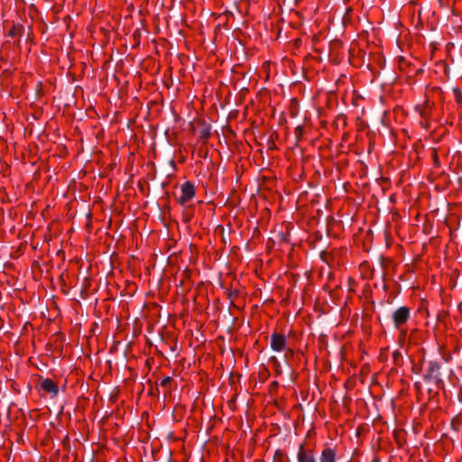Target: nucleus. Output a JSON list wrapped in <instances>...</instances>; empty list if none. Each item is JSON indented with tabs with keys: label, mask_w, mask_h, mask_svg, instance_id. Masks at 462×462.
<instances>
[{
	"label": "nucleus",
	"mask_w": 462,
	"mask_h": 462,
	"mask_svg": "<svg viewBox=\"0 0 462 462\" xmlns=\"http://www.w3.org/2000/svg\"><path fill=\"white\" fill-rule=\"evenodd\" d=\"M116 323H117V330H118V329H119V327H120V325H119V320H118V319L116 320Z\"/></svg>",
	"instance_id": "2eb2a0df"
},
{
	"label": "nucleus",
	"mask_w": 462,
	"mask_h": 462,
	"mask_svg": "<svg viewBox=\"0 0 462 462\" xmlns=\"http://www.w3.org/2000/svg\"><path fill=\"white\" fill-rule=\"evenodd\" d=\"M327 255V253L326 252H322L321 254H320V257L325 260V256Z\"/></svg>",
	"instance_id": "9b49d317"
},
{
	"label": "nucleus",
	"mask_w": 462,
	"mask_h": 462,
	"mask_svg": "<svg viewBox=\"0 0 462 462\" xmlns=\"http://www.w3.org/2000/svg\"><path fill=\"white\" fill-rule=\"evenodd\" d=\"M410 318L409 308L402 306L398 308L392 316L393 322L396 328L404 324Z\"/></svg>",
	"instance_id": "f03ea898"
},
{
	"label": "nucleus",
	"mask_w": 462,
	"mask_h": 462,
	"mask_svg": "<svg viewBox=\"0 0 462 462\" xmlns=\"http://www.w3.org/2000/svg\"><path fill=\"white\" fill-rule=\"evenodd\" d=\"M181 193H182V195L180 199V201L182 204H184L187 201L190 200L194 197V195H195L194 185L189 181H186L181 186Z\"/></svg>",
	"instance_id": "20e7f679"
},
{
	"label": "nucleus",
	"mask_w": 462,
	"mask_h": 462,
	"mask_svg": "<svg viewBox=\"0 0 462 462\" xmlns=\"http://www.w3.org/2000/svg\"><path fill=\"white\" fill-rule=\"evenodd\" d=\"M270 345H271V348L273 351H276V352L282 351L286 347V337L282 334L273 333L271 336Z\"/></svg>",
	"instance_id": "7ed1b4c3"
},
{
	"label": "nucleus",
	"mask_w": 462,
	"mask_h": 462,
	"mask_svg": "<svg viewBox=\"0 0 462 462\" xmlns=\"http://www.w3.org/2000/svg\"><path fill=\"white\" fill-rule=\"evenodd\" d=\"M129 287H130V289L127 293L124 294L123 292H121V296L123 298H130L133 296L134 292L135 291V287L134 284L129 285Z\"/></svg>",
	"instance_id": "6e6552de"
},
{
	"label": "nucleus",
	"mask_w": 462,
	"mask_h": 462,
	"mask_svg": "<svg viewBox=\"0 0 462 462\" xmlns=\"http://www.w3.org/2000/svg\"><path fill=\"white\" fill-rule=\"evenodd\" d=\"M232 295H233V292H232V291H229V292H228V297H229V298H231V297H232Z\"/></svg>",
	"instance_id": "4468645a"
},
{
	"label": "nucleus",
	"mask_w": 462,
	"mask_h": 462,
	"mask_svg": "<svg viewBox=\"0 0 462 462\" xmlns=\"http://www.w3.org/2000/svg\"><path fill=\"white\" fill-rule=\"evenodd\" d=\"M116 412H117V417L119 416V410L117 409L116 410Z\"/></svg>",
	"instance_id": "f3484780"
},
{
	"label": "nucleus",
	"mask_w": 462,
	"mask_h": 462,
	"mask_svg": "<svg viewBox=\"0 0 462 462\" xmlns=\"http://www.w3.org/2000/svg\"><path fill=\"white\" fill-rule=\"evenodd\" d=\"M439 3L441 6H444V3H443V0H439Z\"/></svg>",
	"instance_id": "ddd939ff"
},
{
	"label": "nucleus",
	"mask_w": 462,
	"mask_h": 462,
	"mask_svg": "<svg viewBox=\"0 0 462 462\" xmlns=\"http://www.w3.org/2000/svg\"><path fill=\"white\" fill-rule=\"evenodd\" d=\"M297 458L298 462H316L312 452L305 450L302 445L300 446Z\"/></svg>",
	"instance_id": "423d86ee"
},
{
	"label": "nucleus",
	"mask_w": 462,
	"mask_h": 462,
	"mask_svg": "<svg viewBox=\"0 0 462 462\" xmlns=\"http://www.w3.org/2000/svg\"><path fill=\"white\" fill-rule=\"evenodd\" d=\"M296 131L300 134H301V131H302L301 126H298V127L296 128Z\"/></svg>",
	"instance_id": "9d476101"
},
{
	"label": "nucleus",
	"mask_w": 462,
	"mask_h": 462,
	"mask_svg": "<svg viewBox=\"0 0 462 462\" xmlns=\"http://www.w3.org/2000/svg\"><path fill=\"white\" fill-rule=\"evenodd\" d=\"M41 389L45 393L51 394L52 397L56 396L59 392L58 385L51 379H44L41 383Z\"/></svg>",
	"instance_id": "39448f33"
},
{
	"label": "nucleus",
	"mask_w": 462,
	"mask_h": 462,
	"mask_svg": "<svg viewBox=\"0 0 462 462\" xmlns=\"http://www.w3.org/2000/svg\"><path fill=\"white\" fill-rule=\"evenodd\" d=\"M273 386H276L278 383L277 382L273 383Z\"/></svg>",
	"instance_id": "dca6fc26"
},
{
	"label": "nucleus",
	"mask_w": 462,
	"mask_h": 462,
	"mask_svg": "<svg viewBox=\"0 0 462 462\" xmlns=\"http://www.w3.org/2000/svg\"><path fill=\"white\" fill-rule=\"evenodd\" d=\"M125 301H126V300H125V299L122 300L119 302V306H120V307H124V302H125Z\"/></svg>",
	"instance_id": "f8f14e48"
},
{
	"label": "nucleus",
	"mask_w": 462,
	"mask_h": 462,
	"mask_svg": "<svg viewBox=\"0 0 462 462\" xmlns=\"http://www.w3.org/2000/svg\"><path fill=\"white\" fill-rule=\"evenodd\" d=\"M320 462H335V451L330 448H325L321 454Z\"/></svg>",
	"instance_id": "0eeeda50"
},
{
	"label": "nucleus",
	"mask_w": 462,
	"mask_h": 462,
	"mask_svg": "<svg viewBox=\"0 0 462 462\" xmlns=\"http://www.w3.org/2000/svg\"><path fill=\"white\" fill-rule=\"evenodd\" d=\"M426 382L433 381L439 388L444 387V382L441 378L440 365L436 361H430L426 374L423 375Z\"/></svg>",
	"instance_id": "f257e3e1"
},
{
	"label": "nucleus",
	"mask_w": 462,
	"mask_h": 462,
	"mask_svg": "<svg viewBox=\"0 0 462 462\" xmlns=\"http://www.w3.org/2000/svg\"><path fill=\"white\" fill-rule=\"evenodd\" d=\"M171 382V377H164L162 380V382H161V385L162 387H166Z\"/></svg>",
	"instance_id": "1a4fd4ad"
},
{
	"label": "nucleus",
	"mask_w": 462,
	"mask_h": 462,
	"mask_svg": "<svg viewBox=\"0 0 462 462\" xmlns=\"http://www.w3.org/2000/svg\"><path fill=\"white\" fill-rule=\"evenodd\" d=\"M372 462H379V460H377V459H374Z\"/></svg>",
	"instance_id": "a211bd4d"
}]
</instances>
